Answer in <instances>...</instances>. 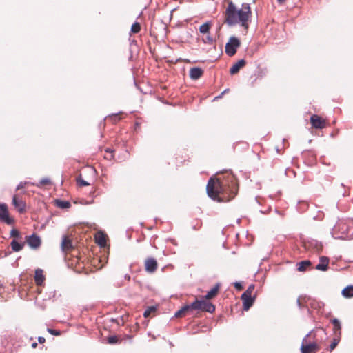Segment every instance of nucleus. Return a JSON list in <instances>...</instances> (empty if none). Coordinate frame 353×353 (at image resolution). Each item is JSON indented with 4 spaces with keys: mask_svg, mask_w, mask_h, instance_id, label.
<instances>
[{
    "mask_svg": "<svg viewBox=\"0 0 353 353\" xmlns=\"http://www.w3.org/2000/svg\"><path fill=\"white\" fill-rule=\"evenodd\" d=\"M185 309H186V308H183V309H181V310H178V312H177L178 316L181 315V314L184 312V310H185Z\"/></svg>",
    "mask_w": 353,
    "mask_h": 353,
    "instance_id": "nucleus-39",
    "label": "nucleus"
},
{
    "mask_svg": "<svg viewBox=\"0 0 353 353\" xmlns=\"http://www.w3.org/2000/svg\"><path fill=\"white\" fill-rule=\"evenodd\" d=\"M342 295L345 298L353 297V286H347L342 290Z\"/></svg>",
    "mask_w": 353,
    "mask_h": 353,
    "instance_id": "nucleus-23",
    "label": "nucleus"
},
{
    "mask_svg": "<svg viewBox=\"0 0 353 353\" xmlns=\"http://www.w3.org/2000/svg\"><path fill=\"white\" fill-rule=\"evenodd\" d=\"M328 263L329 259L327 257L321 256L320 258L319 263L316 266V269L321 271H325L327 269Z\"/></svg>",
    "mask_w": 353,
    "mask_h": 353,
    "instance_id": "nucleus-16",
    "label": "nucleus"
},
{
    "mask_svg": "<svg viewBox=\"0 0 353 353\" xmlns=\"http://www.w3.org/2000/svg\"><path fill=\"white\" fill-rule=\"evenodd\" d=\"M194 310H201L212 313L215 310V306L208 301V299L196 300L191 305Z\"/></svg>",
    "mask_w": 353,
    "mask_h": 353,
    "instance_id": "nucleus-5",
    "label": "nucleus"
},
{
    "mask_svg": "<svg viewBox=\"0 0 353 353\" xmlns=\"http://www.w3.org/2000/svg\"><path fill=\"white\" fill-rule=\"evenodd\" d=\"M254 290V285H250L247 290L245 292H249V295H252V291Z\"/></svg>",
    "mask_w": 353,
    "mask_h": 353,
    "instance_id": "nucleus-36",
    "label": "nucleus"
},
{
    "mask_svg": "<svg viewBox=\"0 0 353 353\" xmlns=\"http://www.w3.org/2000/svg\"><path fill=\"white\" fill-rule=\"evenodd\" d=\"M118 342V338L117 336H110L108 338V343L109 344H115Z\"/></svg>",
    "mask_w": 353,
    "mask_h": 353,
    "instance_id": "nucleus-31",
    "label": "nucleus"
},
{
    "mask_svg": "<svg viewBox=\"0 0 353 353\" xmlns=\"http://www.w3.org/2000/svg\"><path fill=\"white\" fill-rule=\"evenodd\" d=\"M251 15L250 7L247 3H243L241 8L230 3L226 10V21L229 25L241 23L242 26L248 27V21Z\"/></svg>",
    "mask_w": 353,
    "mask_h": 353,
    "instance_id": "nucleus-2",
    "label": "nucleus"
},
{
    "mask_svg": "<svg viewBox=\"0 0 353 353\" xmlns=\"http://www.w3.org/2000/svg\"><path fill=\"white\" fill-rule=\"evenodd\" d=\"M234 287L237 289V290H241L242 288V285L240 283H238V282H236L234 283Z\"/></svg>",
    "mask_w": 353,
    "mask_h": 353,
    "instance_id": "nucleus-37",
    "label": "nucleus"
},
{
    "mask_svg": "<svg viewBox=\"0 0 353 353\" xmlns=\"http://www.w3.org/2000/svg\"><path fill=\"white\" fill-rule=\"evenodd\" d=\"M96 243L101 248H104L106 245V235L102 231H99L95 235Z\"/></svg>",
    "mask_w": 353,
    "mask_h": 353,
    "instance_id": "nucleus-13",
    "label": "nucleus"
},
{
    "mask_svg": "<svg viewBox=\"0 0 353 353\" xmlns=\"http://www.w3.org/2000/svg\"><path fill=\"white\" fill-rule=\"evenodd\" d=\"M55 205L61 208V209H67L69 208L71 206V204L68 201H63L61 199H56L55 200Z\"/></svg>",
    "mask_w": 353,
    "mask_h": 353,
    "instance_id": "nucleus-21",
    "label": "nucleus"
},
{
    "mask_svg": "<svg viewBox=\"0 0 353 353\" xmlns=\"http://www.w3.org/2000/svg\"><path fill=\"white\" fill-rule=\"evenodd\" d=\"M0 221L8 225H12L14 220L9 216L8 206L4 203H0Z\"/></svg>",
    "mask_w": 353,
    "mask_h": 353,
    "instance_id": "nucleus-7",
    "label": "nucleus"
},
{
    "mask_svg": "<svg viewBox=\"0 0 353 353\" xmlns=\"http://www.w3.org/2000/svg\"><path fill=\"white\" fill-rule=\"evenodd\" d=\"M25 245L24 243H19L16 240L13 239L10 243V246L14 252L21 251Z\"/></svg>",
    "mask_w": 353,
    "mask_h": 353,
    "instance_id": "nucleus-19",
    "label": "nucleus"
},
{
    "mask_svg": "<svg viewBox=\"0 0 353 353\" xmlns=\"http://www.w3.org/2000/svg\"><path fill=\"white\" fill-rule=\"evenodd\" d=\"M26 183V182H20V183L17 185V188H16V190H20V189L23 188L24 187V185H25Z\"/></svg>",
    "mask_w": 353,
    "mask_h": 353,
    "instance_id": "nucleus-35",
    "label": "nucleus"
},
{
    "mask_svg": "<svg viewBox=\"0 0 353 353\" xmlns=\"http://www.w3.org/2000/svg\"><path fill=\"white\" fill-rule=\"evenodd\" d=\"M228 90H224V91L221 93V95H223L224 93H227V91H228Z\"/></svg>",
    "mask_w": 353,
    "mask_h": 353,
    "instance_id": "nucleus-45",
    "label": "nucleus"
},
{
    "mask_svg": "<svg viewBox=\"0 0 353 353\" xmlns=\"http://www.w3.org/2000/svg\"><path fill=\"white\" fill-rule=\"evenodd\" d=\"M72 248V243L70 239H69L67 236H64L62 238L61 241V249L63 251L69 250Z\"/></svg>",
    "mask_w": 353,
    "mask_h": 353,
    "instance_id": "nucleus-18",
    "label": "nucleus"
},
{
    "mask_svg": "<svg viewBox=\"0 0 353 353\" xmlns=\"http://www.w3.org/2000/svg\"><path fill=\"white\" fill-rule=\"evenodd\" d=\"M297 303H298V305L299 307H301V298H299L297 299Z\"/></svg>",
    "mask_w": 353,
    "mask_h": 353,
    "instance_id": "nucleus-42",
    "label": "nucleus"
},
{
    "mask_svg": "<svg viewBox=\"0 0 353 353\" xmlns=\"http://www.w3.org/2000/svg\"><path fill=\"white\" fill-rule=\"evenodd\" d=\"M310 334H307L303 339L301 350V353H316L319 350V345L316 341H311Z\"/></svg>",
    "mask_w": 353,
    "mask_h": 353,
    "instance_id": "nucleus-4",
    "label": "nucleus"
},
{
    "mask_svg": "<svg viewBox=\"0 0 353 353\" xmlns=\"http://www.w3.org/2000/svg\"><path fill=\"white\" fill-rule=\"evenodd\" d=\"M77 183L81 186H87V185H90L88 182H87L86 181L81 179V176H79L77 179Z\"/></svg>",
    "mask_w": 353,
    "mask_h": 353,
    "instance_id": "nucleus-29",
    "label": "nucleus"
},
{
    "mask_svg": "<svg viewBox=\"0 0 353 353\" xmlns=\"http://www.w3.org/2000/svg\"><path fill=\"white\" fill-rule=\"evenodd\" d=\"M156 310H157V306L152 305V306L148 307L143 312L144 317L145 318L149 317L150 315L151 314V313L156 312Z\"/></svg>",
    "mask_w": 353,
    "mask_h": 353,
    "instance_id": "nucleus-26",
    "label": "nucleus"
},
{
    "mask_svg": "<svg viewBox=\"0 0 353 353\" xmlns=\"http://www.w3.org/2000/svg\"><path fill=\"white\" fill-rule=\"evenodd\" d=\"M245 65V61L244 59H241L238 61L236 63H234L230 70V72L231 74H236L239 70L243 68Z\"/></svg>",
    "mask_w": 353,
    "mask_h": 353,
    "instance_id": "nucleus-15",
    "label": "nucleus"
},
{
    "mask_svg": "<svg viewBox=\"0 0 353 353\" xmlns=\"http://www.w3.org/2000/svg\"><path fill=\"white\" fill-rule=\"evenodd\" d=\"M311 265L310 261H303L297 263V270L300 272L305 271L309 268Z\"/></svg>",
    "mask_w": 353,
    "mask_h": 353,
    "instance_id": "nucleus-22",
    "label": "nucleus"
},
{
    "mask_svg": "<svg viewBox=\"0 0 353 353\" xmlns=\"http://www.w3.org/2000/svg\"><path fill=\"white\" fill-rule=\"evenodd\" d=\"M50 183H51V181L48 178H43L42 179L40 180L39 184H37V186L40 187V186L48 185Z\"/></svg>",
    "mask_w": 353,
    "mask_h": 353,
    "instance_id": "nucleus-28",
    "label": "nucleus"
},
{
    "mask_svg": "<svg viewBox=\"0 0 353 353\" xmlns=\"http://www.w3.org/2000/svg\"><path fill=\"white\" fill-rule=\"evenodd\" d=\"M207 194L214 201H229L237 193L238 186L234 176L228 173L223 181L220 179L210 178L206 186Z\"/></svg>",
    "mask_w": 353,
    "mask_h": 353,
    "instance_id": "nucleus-1",
    "label": "nucleus"
},
{
    "mask_svg": "<svg viewBox=\"0 0 353 353\" xmlns=\"http://www.w3.org/2000/svg\"><path fill=\"white\" fill-rule=\"evenodd\" d=\"M219 289V284H216L214 287H213L205 296V299H211L214 298L218 293Z\"/></svg>",
    "mask_w": 353,
    "mask_h": 353,
    "instance_id": "nucleus-20",
    "label": "nucleus"
},
{
    "mask_svg": "<svg viewBox=\"0 0 353 353\" xmlns=\"http://www.w3.org/2000/svg\"><path fill=\"white\" fill-rule=\"evenodd\" d=\"M124 278L128 281L130 280V276L128 274H125Z\"/></svg>",
    "mask_w": 353,
    "mask_h": 353,
    "instance_id": "nucleus-41",
    "label": "nucleus"
},
{
    "mask_svg": "<svg viewBox=\"0 0 353 353\" xmlns=\"http://www.w3.org/2000/svg\"><path fill=\"white\" fill-rule=\"evenodd\" d=\"M176 10V8H173V9L172 10V12H175Z\"/></svg>",
    "mask_w": 353,
    "mask_h": 353,
    "instance_id": "nucleus-46",
    "label": "nucleus"
},
{
    "mask_svg": "<svg viewBox=\"0 0 353 353\" xmlns=\"http://www.w3.org/2000/svg\"><path fill=\"white\" fill-rule=\"evenodd\" d=\"M32 348H36V347L37 346V343L36 342L32 343Z\"/></svg>",
    "mask_w": 353,
    "mask_h": 353,
    "instance_id": "nucleus-43",
    "label": "nucleus"
},
{
    "mask_svg": "<svg viewBox=\"0 0 353 353\" xmlns=\"http://www.w3.org/2000/svg\"><path fill=\"white\" fill-rule=\"evenodd\" d=\"M45 276L43 274V270L41 269H37L35 270L34 274V281L37 285H41L44 282Z\"/></svg>",
    "mask_w": 353,
    "mask_h": 353,
    "instance_id": "nucleus-14",
    "label": "nucleus"
},
{
    "mask_svg": "<svg viewBox=\"0 0 353 353\" xmlns=\"http://www.w3.org/2000/svg\"><path fill=\"white\" fill-rule=\"evenodd\" d=\"M38 341H39V343H43L46 341V339H45V338H44V337H43V336H39V337L38 338Z\"/></svg>",
    "mask_w": 353,
    "mask_h": 353,
    "instance_id": "nucleus-38",
    "label": "nucleus"
},
{
    "mask_svg": "<svg viewBox=\"0 0 353 353\" xmlns=\"http://www.w3.org/2000/svg\"><path fill=\"white\" fill-rule=\"evenodd\" d=\"M310 121L312 126L315 128L322 129L325 126V121L316 114L311 117Z\"/></svg>",
    "mask_w": 353,
    "mask_h": 353,
    "instance_id": "nucleus-10",
    "label": "nucleus"
},
{
    "mask_svg": "<svg viewBox=\"0 0 353 353\" xmlns=\"http://www.w3.org/2000/svg\"><path fill=\"white\" fill-rule=\"evenodd\" d=\"M334 239H349L353 238V222L352 220H339L332 231Z\"/></svg>",
    "mask_w": 353,
    "mask_h": 353,
    "instance_id": "nucleus-3",
    "label": "nucleus"
},
{
    "mask_svg": "<svg viewBox=\"0 0 353 353\" xmlns=\"http://www.w3.org/2000/svg\"><path fill=\"white\" fill-rule=\"evenodd\" d=\"M222 97V95H219L217 98H221Z\"/></svg>",
    "mask_w": 353,
    "mask_h": 353,
    "instance_id": "nucleus-49",
    "label": "nucleus"
},
{
    "mask_svg": "<svg viewBox=\"0 0 353 353\" xmlns=\"http://www.w3.org/2000/svg\"><path fill=\"white\" fill-rule=\"evenodd\" d=\"M113 116H114V117L117 118V114H115Z\"/></svg>",
    "mask_w": 353,
    "mask_h": 353,
    "instance_id": "nucleus-48",
    "label": "nucleus"
},
{
    "mask_svg": "<svg viewBox=\"0 0 353 353\" xmlns=\"http://www.w3.org/2000/svg\"><path fill=\"white\" fill-rule=\"evenodd\" d=\"M10 236L15 237V238H21V234L19 230L17 229H12L10 231Z\"/></svg>",
    "mask_w": 353,
    "mask_h": 353,
    "instance_id": "nucleus-30",
    "label": "nucleus"
},
{
    "mask_svg": "<svg viewBox=\"0 0 353 353\" xmlns=\"http://www.w3.org/2000/svg\"><path fill=\"white\" fill-rule=\"evenodd\" d=\"M241 299L243 301V308L245 310L250 309V307L252 305L254 299L252 298V295H249V292H244L241 295Z\"/></svg>",
    "mask_w": 353,
    "mask_h": 353,
    "instance_id": "nucleus-12",
    "label": "nucleus"
},
{
    "mask_svg": "<svg viewBox=\"0 0 353 353\" xmlns=\"http://www.w3.org/2000/svg\"><path fill=\"white\" fill-rule=\"evenodd\" d=\"M105 151L106 152L112 153V152H113V151H114V150H112V149H111V148H106V149L105 150Z\"/></svg>",
    "mask_w": 353,
    "mask_h": 353,
    "instance_id": "nucleus-40",
    "label": "nucleus"
},
{
    "mask_svg": "<svg viewBox=\"0 0 353 353\" xmlns=\"http://www.w3.org/2000/svg\"><path fill=\"white\" fill-rule=\"evenodd\" d=\"M48 332L54 336H59L61 334L59 330L52 329V328H48Z\"/></svg>",
    "mask_w": 353,
    "mask_h": 353,
    "instance_id": "nucleus-33",
    "label": "nucleus"
},
{
    "mask_svg": "<svg viewBox=\"0 0 353 353\" xmlns=\"http://www.w3.org/2000/svg\"><path fill=\"white\" fill-rule=\"evenodd\" d=\"M332 323L334 326V332L336 335L341 334V323L340 321L337 319H333L332 320Z\"/></svg>",
    "mask_w": 353,
    "mask_h": 353,
    "instance_id": "nucleus-25",
    "label": "nucleus"
},
{
    "mask_svg": "<svg viewBox=\"0 0 353 353\" xmlns=\"http://www.w3.org/2000/svg\"><path fill=\"white\" fill-rule=\"evenodd\" d=\"M12 205L20 213H23L26 210V203L19 199L16 195L12 197Z\"/></svg>",
    "mask_w": 353,
    "mask_h": 353,
    "instance_id": "nucleus-11",
    "label": "nucleus"
},
{
    "mask_svg": "<svg viewBox=\"0 0 353 353\" xmlns=\"http://www.w3.org/2000/svg\"><path fill=\"white\" fill-rule=\"evenodd\" d=\"M203 41L205 43L210 45L212 44L214 41L213 38L210 35H208L205 39H203Z\"/></svg>",
    "mask_w": 353,
    "mask_h": 353,
    "instance_id": "nucleus-32",
    "label": "nucleus"
},
{
    "mask_svg": "<svg viewBox=\"0 0 353 353\" xmlns=\"http://www.w3.org/2000/svg\"><path fill=\"white\" fill-rule=\"evenodd\" d=\"M212 23L210 21H207L199 27V32L201 34H207L209 32Z\"/></svg>",
    "mask_w": 353,
    "mask_h": 353,
    "instance_id": "nucleus-24",
    "label": "nucleus"
},
{
    "mask_svg": "<svg viewBox=\"0 0 353 353\" xmlns=\"http://www.w3.org/2000/svg\"><path fill=\"white\" fill-rule=\"evenodd\" d=\"M239 46V39L235 37H232L225 45V52L229 56H233L236 53Z\"/></svg>",
    "mask_w": 353,
    "mask_h": 353,
    "instance_id": "nucleus-6",
    "label": "nucleus"
},
{
    "mask_svg": "<svg viewBox=\"0 0 353 353\" xmlns=\"http://www.w3.org/2000/svg\"><path fill=\"white\" fill-rule=\"evenodd\" d=\"M339 342V339H334L332 343L330 345V350H334L336 347V346L338 345Z\"/></svg>",
    "mask_w": 353,
    "mask_h": 353,
    "instance_id": "nucleus-34",
    "label": "nucleus"
},
{
    "mask_svg": "<svg viewBox=\"0 0 353 353\" xmlns=\"http://www.w3.org/2000/svg\"><path fill=\"white\" fill-rule=\"evenodd\" d=\"M203 74V70L200 68H192L190 70V77L192 79L196 80Z\"/></svg>",
    "mask_w": 353,
    "mask_h": 353,
    "instance_id": "nucleus-17",
    "label": "nucleus"
},
{
    "mask_svg": "<svg viewBox=\"0 0 353 353\" xmlns=\"http://www.w3.org/2000/svg\"><path fill=\"white\" fill-rule=\"evenodd\" d=\"M278 2L280 3V4H282L283 3H284L285 1V0H277Z\"/></svg>",
    "mask_w": 353,
    "mask_h": 353,
    "instance_id": "nucleus-44",
    "label": "nucleus"
},
{
    "mask_svg": "<svg viewBox=\"0 0 353 353\" xmlns=\"http://www.w3.org/2000/svg\"><path fill=\"white\" fill-rule=\"evenodd\" d=\"M174 316V317H176V312H174V316Z\"/></svg>",
    "mask_w": 353,
    "mask_h": 353,
    "instance_id": "nucleus-47",
    "label": "nucleus"
},
{
    "mask_svg": "<svg viewBox=\"0 0 353 353\" xmlns=\"http://www.w3.org/2000/svg\"><path fill=\"white\" fill-rule=\"evenodd\" d=\"M145 270L148 273L154 272L158 267L157 260L154 257H148L144 261Z\"/></svg>",
    "mask_w": 353,
    "mask_h": 353,
    "instance_id": "nucleus-9",
    "label": "nucleus"
},
{
    "mask_svg": "<svg viewBox=\"0 0 353 353\" xmlns=\"http://www.w3.org/2000/svg\"><path fill=\"white\" fill-rule=\"evenodd\" d=\"M140 30L141 26L138 22H134L131 26V32L133 33H138Z\"/></svg>",
    "mask_w": 353,
    "mask_h": 353,
    "instance_id": "nucleus-27",
    "label": "nucleus"
},
{
    "mask_svg": "<svg viewBox=\"0 0 353 353\" xmlns=\"http://www.w3.org/2000/svg\"><path fill=\"white\" fill-rule=\"evenodd\" d=\"M26 243H28V245H29V247L31 249L36 250V249L39 248L41 244V241L40 237L34 233H33L32 234H31L30 236H26Z\"/></svg>",
    "mask_w": 353,
    "mask_h": 353,
    "instance_id": "nucleus-8",
    "label": "nucleus"
}]
</instances>
